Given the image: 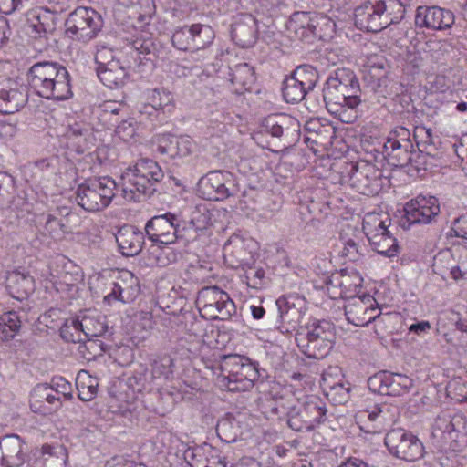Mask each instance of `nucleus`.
<instances>
[{
  "mask_svg": "<svg viewBox=\"0 0 467 467\" xmlns=\"http://www.w3.org/2000/svg\"><path fill=\"white\" fill-rule=\"evenodd\" d=\"M236 191L233 174L225 171H209L198 182V192L206 200L223 201L234 195Z\"/></svg>",
  "mask_w": 467,
  "mask_h": 467,
  "instance_id": "obj_15",
  "label": "nucleus"
},
{
  "mask_svg": "<svg viewBox=\"0 0 467 467\" xmlns=\"http://www.w3.org/2000/svg\"><path fill=\"white\" fill-rule=\"evenodd\" d=\"M327 396L330 397L336 402L344 403L348 399V389L344 387L343 384H336L329 387V391Z\"/></svg>",
  "mask_w": 467,
  "mask_h": 467,
  "instance_id": "obj_61",
  "label": "nucleus"
},
{
  "mask_svg": "<svg viewBox=\"0 0 467 467\" xmlns=\"http://www.w3.org/2000/svg\"><path fill=\"white\" fill-rule=\"evenodd\" d=\"M318 81L317 71L310 66L298 67L283 82L282 93L288 103L302 101L313 90Z\"/></svg>",
  "mask_w": 467,
  "mask_h": 467,
  "instance_id": "obj_13",
  "label": "nucleus"
},
{
  "mask_svg": "<svg viewBox=\"0 0 467 467\" xmlns=\"http://www.w3.org/2000/svg\"><path fill=\"white\" fill-rule=\"evenodd\" d=\"M102 26L100 16L92 8L78 7L66 20L67 33L82 42L93 39Z\"/></svg>",
  "mask_w": 467,
  "mask_h": 467,
  "instance_id": "obj_12",
  "label": "nucleus"
},
{
  "mask_svg": "<svg viewBox=\"0 0 467 467\" xmlns=\"http://www.w3.org/2000/svg\"><path fill=\"white\" fill-rule=\"evenodd\" d=\"M196 306L202 317L210 320H228L236 313V306L228 293L218 286L202 288L196 297Z\"/></svg>",
  "mask_w": 467,
  "mask_h": 467,
  "instance_id": "obj_9",
  "label": "nucleus"
},
{
  "mask_svg": "<svg viewBox=\"0 0 467 467\" xmlns=\"http://www.w3.org/2000/svg\"><path fill=\"white\" fill-rule=\"evenodd\" d=\"M26 76L29 88L40 98L63 101L73 96L70 74L59 63H35L28 69Z\"/></svg>",
  "mask_w": 467,
  "mask_h": 467,
  "instance_id": "obj_2",
  "label": "nucleus"
},
{
  "mask_svg": "<svg viewBox=\"0 0 467 467\" xmlns=\"http://www.w3.org/2000/svg\"><path fill=\"white\" fill-rule=\"evenodd\" d=\"M256 21L252 16H246L235 22L231 30L232 39L243 48L252 47L256 41Z\"/></svg>",
  "mask_w": 467,
  "mask_h": 467,
  "instance_id": "obj_33",
  "label": "nucleus"
},
{
  "mask_svg": "<svg viewBox=\"0 0 467 467\" xmlns=\"http://www.w3.org/2000/svg\"><path fill=\"white\" fill-rule=\"evenodd\" d=\"M174 361L169 355L156 358L151 363V375L153 379H168L173 375Z\"/></svg>",
  "mask_w": 467,
  "mask_h": 467,
  "instance_id": "obj_49",
  "label": "nucleus"
},
{
  "mask_svg": "<svg viewBox=\"0 0 467 467\" xmlns=\"http://www.w3.org/2000/svg\"><path fill=\"white\" fill-rule=\"evenodd\" d=\"M449 278L454 281L466 280L467 279V262L455 263L451 267Z\"/></svg>",
  "mask_w": 467,
  "mask_h": 467,
  "instance_id": "obj_64",
  "label": "nucleus"
},
{
  "mask_svg": "<svg viewBox=\"0 0 467 467\" xmlns=\"http://www.w3.org/2000/svg\"><path fill=\"white\" fill-rule=\"evenodd\" d=\"M163 177V171L156 161L140 159L121 176L122 196L130 202H140L142 197L155 191V184Z\"/></svg>",
  "mask_w": 467,
  "mask_h": 467,
  "instance_id": "obj_4",
  "label": "nucleus"
},
{
  "mask_svg": "<svg viewBox=\"0 0 467 467\" xmlns=\"http://www.w3.org/2000/svg\"><path fill=\"white\" fill-rule=\"evenodd\" d=\"M326 405L317 397L311 396L300 405L292 407L287 413L288 426L295 431H310L326 420Z\"/></svg>",
  "mask_w": 467,
  "mask_h": 467,
  "instance_id": "obj_11",
  "label": "nucleus"
},
{
  "mask_svg": "<svg viewBox=\"0 0 467 467\" xmlns=\"http://www.w3.org/2000/svg\"><path fill=\"white\" fill-rule=\"evenodd\" d=\"M286 27L300 39L306 38L314 34L316 26L309 13L295 12L289 18Z\"/></svg>",
  "mask_w": 467,
  "mask_h": 467,
  "instance_id": "obj_41",
  "label": "nucleus"
},
{
  "mask_svg": "<svg viewBox=\"0 0 467 467\" xmlns=\"http://www.w3.org/2000/svg\"><path fill=\"white\" fill-rule=\"evenodd\" d=\"M229 75L234 92L238 94L250 90L255 82L254 68L247 63L235 65Z\"/></svg>",
  "mask_w": 467,
  "mask_h": 467,
  "instance_id": "obj_40",
  "label": "nucleus"
},
{
  "mask_svg": "<svg viewBox=\"0 0 467 467\" xmlns=\"http://www.w3.org/2000/svg\"><path fill=\"white\" fill-rule=\"evenodd\" d=\"M413 386V380L407 375L379 371L368 379V389L381 395L401 396L410 391Z\"/></svg>",
  "mask_w": 467,
  "mask_h": 467,
  "instance_id": "obj_20",
  "label": "nucleus"
},
{
  "mask_svg": "<svg viewBox=\"0 0 467 467\" xmlns=\"http://www.w3.org/2000/svg\"><path fill=\"white\" fill-rule=\"evenodd\" d=\"M154 50L155 43L148 33H140L133 36L127 47L126 57L123 52L101 47L95 54L97 75L103 85L109 88H121L125 85L130 69L135 66L140 55L150 54Z\"/></svg>",
  "mask_w": 467,
  "mask_h": 467,
  "instance_id": "obj_1",
  "label": "nucleus"
},
{
  "mask_svg": "<svg viewBox=\"0 0 467 467\" xmlns=\"http://www.w3.org/2000/svg\"><path fill=\"white\" fill-rule=\"evenodd\" d=\"M454 14L439 6L420 5L416 9L415 25L420 28L444 30L454 23Z\"/></svg>",
  "mask_w": 467,
  "mask_h": 467,
  "instance_id": "obj_26",
  "label": "nucleus"
},
{
  "mask_svg": "<svg viewBox=\"0 0 467 467\" xmlns=\"http://www.w3.org/2000/svg\"><path fill=\"white\" fill-rule=\"evenodd\" d=\"M464 420L462 417H454L451 420L438 418L433 426L432 435L440 444L441 450L451 451L453 456L467 445V431L464 427Z\"/></svg>",
  "mask_w": 467,
  "mask_h": 467,
  "instance_id": "obj_10",
  "label": "nucleus"
},
{
  "mask_svg": "<svg viewBox=\"0 0 467 467\" xmlns=\"http://www.w3.org/2000/svg\"><path fill=\"white\" fill-rule=\"evenodd\" d=\"M339 241L342 244V256L349 261H358L361 255L359 237L351 227H347L340 233Z\"/></svg>",
  "mask_w": 467,
  "mask_h": 467,
  "instance_id": "obj_43",
  "label": "nucleus"
},
{
  "mask_svg": "<svg viewBox=\"0 0 467 467\" xmlns=\"http://www.w3.org/2000/svg\"><path fill=\"white\" fill-rule=\"evenodd\" d=\"M50 275L53 278H62L65 283L78 282L82 279V275L78 266L74 265L72 261L63 255H57L49 263Z\"/></svg>",
  "mask_w": 467,
  "mask_h": 467,
  "instance_id": "obj_39",
  "label": "nucleus"
},
{
  "mask_svg": "<svg viewBox=\"0 0 467 467\" xmlns=\"http://www.w3.org/2000/svg\"><path fill=\"white\" fill-rule=\"evenodd\" d=\"M6 288L12 297L23 301L35 290L34 278L25 271H11L6 275Z\"/></svg>",
  "mask_w": 467,
  "mask_h": 467,
  "instance_id": "obj_32",
  "label": "nucleus"
},
{
  "mask_svg": "<svg viewBox=\"0 0 467 467\" xmlns=\"http://www.w3.org/2000/svg\"><path fill=\"white\" fill-rule=\"evenodd\" d=\"M104 322L91 316L67 319L60 328L61 337L67 342H82L102 336L106 332Z\"/></svg>",
  "mask_w": 467,
  "mask_h": 467,
  "instance_id": "obj_17",
  "label": "nucleus"
},
{
  "mask_svg": "<svg viewBox=\"0 0 467 467\" xmlns=\"http://www.w3.org/2000/svg\"><path fill=\"white\" fill-rule=\"evenodd\" d=\"M43 219L45 232L54 240H61L71 232L63 219L54 213L43 214Z\"/></svg>",
  "mask_w": 467,
  "mask_h": 467,
  "instance_id": "obj_48",
  "label": "nucleus"
},
{
  "mask_svg": "<svg viewBox=\"0 0 467 467\" xmlns=\"http://www.w3.org/2000/svg\"><path fill=\"white\" fill-rule=\"evenodd\" d=\"M138 132V122L133 118L122 120L116 128V135L123 141L129 142Z\"/></svg>",
  "mask_w": 467,
  "mask_h": 467,
  "instance_id": "obj_56",
  "label": "nucleus"
},
{
  "mask_svg": "<svg viewBox=\"0 0 467 467\" xmlns=\"http://www.w3.org/2000/svg\"><path fill=\"white\" fill-rule=\"evenodd\" d=\"M62 400L55 395L48 383L36 385L31 392L30 407L35 412L50 413L60 408Z\"/></svg>",
  "mask_w": 467,
  "mask_h": 467,
  "instance_id": "obj_29",
  "label": "nucleus"
},
{
  "mask_svg": "<svg viewBox=\"0 0 467 467\" xmlns=\"http://www.w3.org/2000/svg\"><path fill=\"white\" fill-rule=\"evenodd\" d=\"M385 444L392 454L408 462L420 460L424 454L422 442L412 433L401 429L389 431L385 437Z\"/></svg>",
  "mask_w": 467,
  "mask_h": 467,
  "instance_id": "obj_18",
  "label": "nucleus"
},
{
  "mask_svg": "<svg viewBox=\"0 0 467 467\" xmlns=\"http://www.w3.org/2000/svg\"><path fill=\"white\" fill-rule=\"evenodd\" d=\"M410 0H368L354 10L355 26L368 32H379L399 24Z\"/></svg>",
  "mask_w": 467,
  "mask_h": 467,
  "instance_id": "obj_3",
  "label": "nucleus"
},
{
  "mask_svg": "<svg viewBox=\"0 0 467 467\" xmlns=\"http://www.w3.org/2000/svg\"><path fill=\"white\" fill-rule=\"evenodd\" d=\"M91 139L92 136L89 130L88 132H84L80 136L73 137V140L67 141V146L78 153H84L89 149Z\"/></svg>",
  "mask_w": 467,
  "mask_h": 467,
  "instance_id": "obj_60",
  "label": "nucleus"
},
{
  "mask_svg": "<svg viewBox=\"0 0 467 467\" xmlns=\"http://www.w3.org/2000/svg\"><path fill=\"white\" fill-rule=\"evenodd\" d=\"M323 102L327 111L343 123H353L359 116L360 97L337 87L336 82L326 81Z\"/></svg>",
  "mask_w": 467,
  "mask_h": 467,
  "instance_id": "obj_7",
  "label": "nucleus"
},
{
  "mask_svg": "<svg viewBox=\"0 0 467 467\" xmlns=\"http://www.w3.org/2000/svg\"><path fill=\"white\" fill-rule=\"evenodd\" d=\"M153 145L156 153L170 160H182L195 149V142L191 137L171 133L157 135Z\"/></svg>",
  "mask_w": 467,
  "mask_h": 467,
  "instance_id": "obj_21",
  "label": "nucleus"
},
{
  "mask_svg": "<svg viewBox=\"0 0 467 467\" xmlns=\"http://www.w3.org/2000/svg\"><path fill=\"white\" fill-rule=\"evenodd\" d=\"M362 278L355 275L354 276L340 275L335 277L331 283L335 286L341 288L340 296H348V294L357 293L358 289L361 286Z\"/></svg>",
  "mask_w": 467,
  "mask_h": 467,
  "instance_id": "obj_53",
  "label": "nucleus"
},
{
  "mask_svg": "<svg viewBox=\"0 0 467 467\" xmlns=\"http://www.w3.org/2000/svg\"><path fill=\"white\" fill-rule=\"evenodd\" d=\"M248 269L244 273V278L248 286L260 289L265 284V272L261 267L247 266Z\"/></svg>",
  "mask_w": 467,
  "mask_h": 467,
  "instance_id": "obj_57",
  "label": "nucleus"
},
{
  "mask_svg": "<svg viewBox=\"0 0 467 467\" xmlns=\"http://www.w3.org/2000/svg\"><path fill=\"white\" fill-rule=\"evenodd\" d=\"M27 102V94L22 87L10 81L0 83V113L14 114Z\"/></svg>",
  "mask_w": 467,
  "mask_h": 467,
  "instance_id": "obj_28",
  "label": "nucleus"
},
{
  "mask_svg": "<svg viewBox=\"0 0 467 467\" xmlns=\"http://www.w3.org/2000/svg\"><path fill=\"white\" fill-rule=\"evenodd\" d=\"M91 182H97L99 190L97 191L98 198L102 199L105 208L108 207L115 196L117 184L113 179L108 176L90 179Z\"/></svg>",
  "mask_w": 467,
  "mask_h": 467,
  "instance_id": "obj_50",
  "label": "nucleus"
},
{
  "mask_svg": "<svg viewBox=\"0 0 467 467\" xmlns=\"http://www.w3.org/2000/svg\"><path fill=\"white\" fill-rule=\"evenodd\" d=\"M97 182H91L90 179L81 183L76 192V201L79 206L88 212H97L105 208L102 199L98 198L97 191L99 190Z\"/></svg>",
  "mask_w": 467,
  "mask_h": 467,
  "instance_id": "obj_38",
  "label": "nucleus"
},
{
  "mask_svg": "<svg viewBox=\"0 0 467 467\" xmlns=\"http://www.w3.org/2000/svg\"><path fill=\"white\" fill-rule=\"evenodd\" d=\"M180 219L171 213L155 215L145 224V233L153 244L169 245L182 237Z\"/></svg>",
  "mask_w": 467,
  "mask_h": 467,
  "instance_id": "obj_16",
  "label": "nucleus"
},
{
  "mask_svg": "<svg viewBox=\"0 0 467 467\" xmlns=\"http://www.w3.org/2000/svg\"><path fill=\"white\" fill-rule=\"evenodd\" d=\"M403 212L400 226L404 230H409L414 224L431 223L440 213V203L434 196L419 195L405 204Z\"/></svg>",
  "mask_w": 467,
  "mask_h": 467,
  "instance_id": "obj_14",
  "label": "nucleus"
},
{
  "mask_svg": "<svg viewBox=\"0 0 467 467\" xmlns=\"http://www.w3.org/2000/svg\"><path fill=\"white\" fill-rule=\"evenodd\" d=\"M210 223V214L206 209H201L196 207L194 211H192L191 214V220L189 222V225L187 229L193 230L195 234L198 232H202L206 229L207 225Z\"/></svg>",
  "mask_w": 467,
  "mask_h": 467,
  "instance_id": "obj_55",
  "label": "nucleus"
},
{
  "mask_svg": "<svg viewBox=\"0 0 467 467\" xmlns=\"http://www.w3.org/2000/svg\"><path fill=\"white\" fill-rule=\"evenodd\" d=\"M381 175V171L373 163L362 161L351 166L349 181L358 192L370 195L380 187Z\"/></svg>",
  "mask_w": 467,
  "mask_h": 467,
  "instance_id": "obj_23",
  "label": "nucleus"
},
{
  "mask_svg": "<svg viewBox=\"0 0 467 467\" xmlns=\"http://www.w3.org/2000/svg\"><path fill=\"white\" fill-rule=\"evenodd\" d=\"M76 386L78 398L83 401H89L95 398L98 391V379L92 377L88 371L81 370L76 378Z\"/></svg>",
  "mask_w": 467,
  "mask_h": 467,
  "instance_id": "obj_44",
  "label": "nucleus"
},
{
  "mask_svg": "<svg viewBox=\"0 0 467 467\" xmlns=\"http://www.w3.org/2000/svg\"><path fill=\"white\" fill-rule=\"evenodd\" d=\"M191 34L193 47V55L198 56L199 60L206 59L210 57L207 48L213 43L215 34L212 26L204 24H192Z\"/></svg>",
  "mask_w": 467,
  "mask_h": 467,
  "instance_id": "obj_34",
  "label": "nucleus"
},
{
  "mask_svg": "<svg viewBox=\"0 0 467 467\" xmlns=\"http://www.w3.org/2000/svg\"><path fill=\"white\" fill-rule=\"evenodd\" d=\"M451 230L455 236L467 240V213L453 221Z\"/></svg>",
  "mask_w": 467,
  "mask_h": 467,
  "instance_id": "obj_63",
  "label": "nucleus"
},
{
  "mask_svg": "<svg viewBox=\"0 0 467 467\" xmlns=\"http://www.w3.org/2000/svg\"><path fill=\"white\" fill-rule=\"evenodd\" d=\"M327 80L335 83L343 89L353 94V96H359L360 87L358 79L355 73L345 67L337 68L332 71L327 77Z\"/></svg>",
  "mask_w": 467,
  "mask_h": 467,
  "instance_id": "obj_42",
  "label": "nucleus"
},
{
  "mask_svg": "<svg viewBox=\"0 0 467 467\" xmlns=\"http://www.w3.org/2000/svg\"><path fill=\"white\" fill-rule=\"evenodd\" d=\"M219 385L229 391H246L259 377L257 366L245 356H223L220 364Z\"/></svg>",
  "mask_w": 467,
  "mask_h": 467,
  "instance_id": "obj_5",
  "label": "nucleus"
},
{
  "mask_svg": "<svg viewBox=\"0 0 467 467\" xmlns=\"http://www.w3.org/2000/svg\"><path fill=\"white\" fill-rule=\"evenodd\" d=\"M368 301L371 303L373 296L370 295H363L362 296L352 298V300L345 306V315L349 323L357 327H364L372 322L371 317H366V314H368L367 311H368V306H367Z\"/></svg>",
  "mask_w": 467,
  "mask_h": 467,
  "instance_id": "obj_37",
  "label": "nucleus"
},
{
  "mask_svg": "<svg viewBox=\"0 0 467 467\" xmlns=\"http://www.w3.org/2000/svg\"><path fill=\"white\" fill-rule=\"evenodd\" d=\"M48 386L52 388L55 395L60 396L61 399L70 400L72 398V386L62 377H54Z\"/></svg>",
  "mask_w": 467,
  "mask_h": 467,
  "instance_id": "obj_58",
  "label": "nucleus"
},
{
  "mask_svg": "<svg viewBox=\"0 0 467 467\" xmlns=\"http://www.w3.org/2000/svg\"><path fill=\"white\" fill-rule=\"evenodd\" d=\"M150 254L153 258H150V265L164 267L176 260V254L170 249H165L160 245H152Z\"/></svg>",
  "mask_w": 467,
  "mask_h": 467,
  "instance_id": "obj_54",
  "label": "nucleus"
},
{
  "mask_svg": "<svg viewBox=\"0 0 467 467\" xmlns=\"http://www.w3.org/2000/svg\"><path fill=\"white\" fill-rule=\"evenodd\" d=\"M60 20L61 14L55 7L47 9L46 5H36L26 12L27 33L33 37H42L53 33Z\"/></svg>",
  "mask_w": 467,
  "mask_h": 467,
  "instance_id": "obj_22",
  "label": "nucleus"
},
{
  "mask_svg": "<svg viewBox=\"0 0 467 467\" xmlns=\"http://www.w3.org/2000/svg\"><path fill=\"white\" fill-rule=\"evenodd\" d=\"M335 337L334 327L326 320H316L301 327L296 335V341L302 353L319 359L327 355Z\"/></svg>",
  "mask_w": 467,
  "mask_h": 467,
  "instance_id": "obj_6",
  "label": "nucleus"
},
{
  "mask_svg": "<svg viewBox=\"0 0 467 467\" xmlns=\"http://www.w3.org/2000/svg\"><path fill=\"white\" fill-rule=\"evenodd\" d=\"M454 264V259L451 251H441L438 253L433 258L432 269L433 272L446 280L449 278L451 267Z\"/></svg>",
  "mask_w": 467,
  "mask_h": 467,
  "instance_id": "obj_52",
  "label": "nucleus"
},
{
  "mask_svg": "<svg viewBox=\"0 0 467 467\" xmlns=\"http://www.w3.org/2000/svg\"><path fill=\"white\" fill-rule=\"evenodd\" d=\"M67 451L62 445H45L42 447V453L39 462L42 467H65Z\"/></svg>",
  "mask_w": 467,
  "mask_h": 467,
  "instance_id": "obj_46",
  "label": "nucleus"
},
{
  "mask_svg": "<svg viewBox=\"0 0 467 467\" xmlns=\"http://www.w3.org/2000/svg\"><path fill=\"white\" fill-rule=\"evenodd\" d=\"M415 153L412 142L400 144L398 140H387L384 143V154L388 162L395 167H403L412 161Z\"/></svg>",
  "mask_w": 467,
  "mask_h": 467,
  "instance_id": "obj_36",
  "label": "nucleus"
},
{
  "mask_svg": "<svg viewBox=\"0 0 467 467\" xmlns=\"http://www.w3.org/2000/svg\"><path fill=\"white\" fill-rule=\"evenodd\" d=\"M278 315L275 328L281 333H290L301 322L306 312V301L299 296L279 297L275 302Z\"/></svg>",
  "mask_w": 467,
  "mask_h": 467,
  "instance_id": "obj_19",
  "label": "nucleus"
},
{
  "mask_svg": "<svg viewBox=\"0 0 467 467\" xmlns=\"http://www.w3.org/2000/svg\"><path fill=\"white\" fill-rule=\"evenodd\" d=\"M124 276L112 283L110 292L104 296V302L110 305L113 301L129 303L134 300L138 294L137 279L130 272H126Z\"/></svg>",
  "mask_w": 467,
  "mask_h": 467,
  "instance_id": "obj_31",
  "label": "nucleus"
},
{
  "mask_svg": "<svg viewBox=\"0 0 467 467\" xmlns=\"http://www.w3.org/2000/svg\"><path fill=\"white\" fill-rule=\"evenodd\" d=\"M14 178L5 171H0V213L8 206L7 188L14 184Z\"/></svg>",
  "mask_w": 467,
  "mask_h": 467,
  "instance_id": "obj_59",
  "label": "nucleus"
},
{
  "mask_svg": "<svg viewBox=\"0 0 467 467\" xmlns=\"http://www.w3.org/2000/svg\"><path fill=\"white\" fill-rule=\"evenodd\" d=\"M146 378L142 371H135L127 379L128 387L134 392H140L145 389Z\"/></svg>",
  "mask_w": 467,
  "mask_h": 467,
  "instance_id": "obj_62",
  "label": "nucleus"
},
{
  "mask_svg": "<svg viewBox=\"0 0 467 467\" xmlns=\"http://www.w3.org/2000/svg\"><path fill=\"white\" fill-rule=\"evenodd\" d=\"M292 122L294 119L286 115H269L262 122V130L279 139L289 129Z\"/></svg>",
  "mask_w": 467,
  "mask_h": 467,
  "instance_id": "obj_45",
  "label": "nucleus"
},
{
  "mask_svg": "<svg viewBox=\"0 0 467 467\" xmlns=\"http://www.w3.org/2000/svg\"><path fill=\"white\" fill-rule=\"evenodd\" d=\"M174 107V98L169 90L165 88L147 90L146 102L143 106L144 112L151 114V111L149 109H152L158 113L171 114Z\"/></svg>",
  "mask_w": 467,
  "mask_h": 467,
  "instance_id": "obj_35",
  "label": "nucleus"
},
{
  "mask_svg": "<svg viewBox=\"0 0 467 467\" xmlns=\"http://www.w3.org/2000/svg\"><path fill=\"white\" fill-rule=\"evenodd\" d=\"M21 328V320L15 311L4 312L0 315V338L9 341L18 334Z\"/></svg>",
  "mask_w": 467,
  "mask_h": 467,
  "instance_id": "obj_47",
  "label": "nucleus"
},
{
  "mask_svg": "<svg viewBox=\"0 0 467 467\" xmlns=\"http://www.w3.org/2000/svg\"><path fill=\"white\" fill-rule=\"evenodd\" d=\"M395 407L389 404H374L358 413V419L363 422L361 430L368 433H379L385 431L395 421Z\"/></svg>",
  "mask_w": 467,
  "mask_h": 467,
  "instance_id": "obj_25",
  "label": "nucleus"
},
{
  "mask_svg": "<svg viewBox=\"0 0 467 467\" xmlns=\"http://www.w3.org/2000/svg\"><path fill=\"white\" fill-rule=\"evenodd\" d=\"M389 218L377 213H366L363 218L362 229L371 247L378 254L387 257L397 255L399 244L397 239L389 230Z\"/></svg>",
  "mask_w": 467,
  "mask_h": 467,
  "instance_id": "obj_8",
  "label": "nucleus"
},
{
  "mask_svg": "<svg viewBox=\"0 0 467 467\" xmlns=\"http://www.w3.org/2000/svg\"><path fill=\"white\" fill-rule=\"evenodd\" d=\"M254 240L233 235L223 247L225 264L231 268L248 266L254 260Z\"/></svg>",
  "mask_w": 467,
  "mask_h": 467,
  "instance_id": "obj_24",
  "label": "nucleus"
},
{
  "mask_svg": "<svg viewBox=\"0 0 467 467\" xmlns=\"http://www.w3.org/2000/svg\"><path fill=\"white\" fill-rule=\"evenodd\" d=\"M192 34H191V26H184L182 27L177 28L172 36L171 41L174 47H176L179 50L182 51H191L192 52V57L193 59L199 60V57H195L193 55V47H192Z\"/></svg>",
  "mask_w": 467,
  "mask_h": 467,
  "instance_id": "obj_51",
  "label": "nucleus"
},
{
  "mask_svg": "<svg viewBox=\"0 0 467 467\" xmlns=\"http://www.w3.org/2000/svg\"><path fill=\"white\" fill-rule=\"evenodd\" d=\"M0 452L5 467H20L26 460V444L18 435H6L0 439Z\"/></svg>",
  "mask_w": 467,
  "mask_h": 467,
  "instance_id": "obj_27",
  "label": "nucleus"
},
{
  "mask_svg": "<svg viewBox=\"0 0 467 467\" xmlns=\"http://www.w3.org/2000/svg\"><path fill=\"white\" fill-rule=\"evenodd\" d=\"M115 238L119 252L128 257L139 254L144 244L143 233L131 225H124L119 228Z\"/></svg>",
  "mask_w": 467,
  "mask_h": 467,
  "instance_id": "obj_30",
  "label": "nucleus"
}]
</instances>
